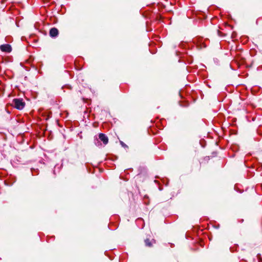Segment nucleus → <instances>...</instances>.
<instances>
[{
    "instance_id": "1",
    "label": "nucleus",
    "mask_w": 262,
    "mask_h": 262,
    "mask_svg": "<svg viewBox=\"0 0 262 262\" xmlns=\"http://www.w3.org/2000/svg\"><path fill=\"white\" fill-rule=\"evenodd\" d=\"M13 105L17 110H23L25 106V103L22 99L15 98L13 100Z\"/></svg>"
},
{
    "instance_id": "2",
    "label": "nucleus",
    "mask_w": 262,
    "mask_h": 262,
    "mask_svg": "<svg viewBox=\"0 0 262 262\" xmlns=\"http://www.w3.org/2000/svg\"><path fill=\"white\" fill-rule=\"evenodd\" d=\"M0 49L2 52L6 53H10L12 50L11 47L9 44H4L1 45L0 46Z\"/></svg>"
},
{
    "instance_id": "3",
    "label": "nucleus",
    "mask_w": 262,
    "mask_h": 262,
    "mask_svg": "<svg viewBox=\"0 0 262 262\" xmlns=\"http://www.w3.org/2000/svg\"><path fill=\"white\" fill-rule=\"evenodd\" d=\"M99 139L102 141L104 145H106L107 144L108 139L107 137L103 133H100L99 134Z\"/></svg>"
},
{
    "instance_id": "4",
    "label": "nucleus",
    "mask_w": 262,
    "mask_h": 262,
    "mask_svg": "<svg viewBox=\"0 0 262 262\" xmlns=\"http://www.w3.org/2000/svg\"><path fill=\"white\" fill-rule=\"evenodd\" d=\"M50 36L51 37H56L58 35V30L56 28H52L50 29L49 32Z\"/></svg>"
},
{
    "instance_id": "5",
    "label": "nucleus",
    "mask_w": 262,
    "mask_h": 262,
    "mask_svg": "<svg viewBox=\"0 0 262 262\" xmlns=\"http://www.w3.org/2000/svg\"><path fill=\"white\" fill-rule=\"evenodd\" d=\"M145 245L147 247H150L152 245V243H155V240L152 239L151 241H150L149 239L146 238L144 241Z\"/></svg>"
},
{
    "instance_id": "6",
    "label": "nucleus",
    "mask_w": 262,
    "mask_h": 262,
    "mask_svg": "<svg viewBox=\"0 0 262 262\" xmlns=\"http://www.w3.org/2000/svg\"><path fill=\"white\" fill-rule=\"evenodd\" d=\"M94 143H95V144L97 146H99L101 144L97 138H95L94 139Z\"/></svg>"
},
{
    "instance_id": "7",
    "label": "nucleus",
    "mask_w": 262,
    "mask_h": 262,
    "mask_svg": "<svg viewBox=\"0 0 262 262\" xmlns=\"http://www.w3.org/2000/svg\"><path fill=\"white\" fill-rule=\"evenodd\" d=\"M121 144L122 146H126V145L123 142H121Z\"/></svg>"
}]
</instances>
